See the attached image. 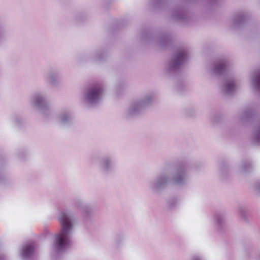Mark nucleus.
Instances as JSON below:
<instances>
[{
	"mask_svg": "<svg viewBox=\"0 0 260 260\" xmlns=\"http://www.w3.org/2000/svg\"><path fill=\"white\" fill-rule=\"evenodd\" d=\"M172 41V37L170 34L162 35L159 37L158 44L161 47H165L170 44Z\"/></svg>",
	"mask_w": 260,
	"mask_h": 260,
	"instance_id": "nucleus-19",
	"label": "nucleus"
},
{
	"mask_svg": "<svg viewBox=\"0 0 260 260\" xmlns=\"http://www.w3.org/2000/svg\"><path fill=\"white\" fill-rule=\"evenodd\" d=\"M252 169V165L249 161H244L242 162L240 167V171L241 173H245L250 172Z\"/></svg>",
	"mask_w": 260,
	"mask_h": 260,
	"instance_id": "nucleus-22",
	"label": "nucleus"
},
{
	"mask_svg": "<svg viewBox=\"0 0 260 260\" xmlns=\"http://www.w3.org/2000/svg\"><path fill=\"white\" fill-rule=\"evenodd\" d=\"M246 254L249 258L260 260V250L256 251L253 250H249L246 251Z\"/></svg>",
	"mask_w": 260,
	"mask_h": 260,
	"instance_id": "nucleus-23",
	"label": "nucleus"
},
{
	"mask_svg": "<svg viewBox=\"0 0 260 260\" xmlns=\"http://www.w3.org/2000/svg\"><path fill=\"white\" fill-rule=\"evenodd\" d=\"M5 256L4 255H0V260H4Z\"/></svg>",
	"mask_w": 260,
	"mask_h": 260,
	"instance_id": "nucleus-37",
	"label": "nucleus"
},
{
	"mask_svg": "<svg viewBox=\"0 0 260 260\" xmlns=\"http://www.w3.org/2000/svg\"><path fill=\"white\" fill-rule=\"evenodd\" d=\"M44 78L47 83L51 86H56L58 84V72L53 68H50L48 70Z\"/></svg>",
	"mask_w": 260,
	"mask_h": 260,
	"instance_id": "nucleus-15",
	"label": "nucleus"
},
{
	"mask_svg": "<svg viewBox=\"0 0 260 260\" xmlns=\"http://www.w3.org/2000/svg\"><path fill=\"white\" fill-rule=\"evenodd\" d=\"M52 259H53V260H56V259H55V258L54 256H52Z\"/></svg>",
	"mask_w": 260,
	"mask_h": 260,
	"instance_id": "nucleus-38",
	"label": "nucleus"
},
{
	"mask_svg": "<svg viewBox=\"0 0 260 260\" xmlns=\"http://www.w3.org/2000/svg\"><path fill=\"white\" fill-rule=\"evenodd\" d=\"M5 179V175L3 172L0 171V183H3Z\"/></svg>",
	"mask_w": 260,
	"mask_h": 260,
	"instance_id": "nucleus-35",
	"label": "nucleus"
},
{
	"mask_svg": "<svg viewBox=\"0 0 260 260\" xmlns=\"http://www.w3.org/2000/svg\"><path fill=\"white\" fill-rule=\"evenodd\" d=\"M104 88L101 84H96L88 87L84 93V100L88 104L94 105L102 98Z\"/></svg>",
	"mask_w": 260,
	"mask_h": 260,
	"instance_id": "nucleus-7",
	"label": "nucleus"
},
{
	"mask_svg": "<svg viewBox=\"0 0 260 260\" xmlns=\"http://www.w3.org/2000/svg\"><path fill=\"white\" fill-rule=\"evenodd\" d=\"M30 103L33 108L39 110L45 116H47L51 113L50 104L45 95L41 92H38L33 94Z\"/></svg>",
	"mask_w": 260,
	"mask_h": 260,
	"instance_id": "nucleus-6",
	"label": "nucleus"
},
{
	"mask_svg": "<svg viewBox=\"0 0 260 260\" xmlns=\"http://www.w3.org/2000/svg\"><path fill=\"white\" fill-rule=\"evenodd\" d=\"M123 238L121 237H118L114 241V246L116 248H119L122 243Z\"/></svg>",
	"mask_w": 260,
	"mask_h": 260,
	"instance_id": "nucleus-27",
	"label": "nucleus"
},
{
	"mask_svg": "<svg viewBox=\"0 0 260 260\" xmlns=\"http://www.w3.org/2000/svg\"><path fill=\"white\" fill-rule=\"evenodd\" d=\"M190 260H204L203 257L199 255H192Z\"/></svg>",
	"mask_w": 260,
	"mask_h": 260,
	"instance_id": "nucleus-34",
	"label": "nucleus"
},
{
	"mask_svg": "<svg viewBox=\"0 0 260 260\" xmlns=\"http://www.w3.org/2000/svg\"><path fill=\"white\" fill-rule=\"evenodd\" d=\"M59 122L63 126H68L74 122V116L72 112L69 110H63L58 115Z\"/></svg>",
	"mask_w": 260,
	"mask_h": 260,
	"instance_id": "nucleus-13",
	"label": "nucleus"
},
{
	"mask_svg": "<svg viewBox=\"0 0 260 260\" xmlns=\"http://www.w3.org/2000/svg\"><path fill=\"white\" fill-rule=\"evenodd\" d=\"M228 66V62L225 59H219L213 63L210 72L216 76L222 75L226 72Z\"/></svg>",
	"mask_w": 260,
	"mask_h": 260,
	"instance_id": "nucleus-9",
	"label": "nucleus"
},
{
	"mask_svg": "<svg viewBox=\"0 0 260 260\" xmlns=\"http://www.w3.org/2000/svg\"><path fill=\"white\" fill-rule=\"evenodd\" d=\"M218 173L222 179H224L228 175V166L226 163L224 162L220 163L218 169Z\"/></svg>",
	"mask_w": 260,
	"mask_h": 260,
	"instance_id": "nucleus-20",
	"label": "nucleus"
},
{
	"mask_svg": "<svg viewBox=\"0 0 260 260\" xmlns=\"http://www.w3.org/2000/svg\"><path fill=\"white\" fill-rule=\"evenodd\" d=\"M164 3V0H154L152 5L155 7H160Z\"/></svg>",
	"mask_w": 260,
	"mask_h": 260,
	"instance_id": "nucleus-32",
	"label": "nucleus"
},
{
	"mask_svg": "<svg viewBox=\"0 0 260 260\" xmlns=\"http://www.w3.org/2000/svg\"><path fill=\"white\" fill-rule=\"evenodd\" d=\"M226 214L224 212H218L215 214L213 220L217 232L222 233L226 226Z\"/></svg>",
	"mask_w": 260,
	"mask_h": 260,
	"instance_id": "nucleus-10",
	"label": "nucleus"
},
{
	"mask_svg": "<svg viewBox=\"0 0 260 260\" xmlns=\"http://www.w3.org/2000/svg\"><path fill=\"white\" fill-rule=\"evenodd\" d=\"M237 89L236 81L234 77H228L224 81L222 90L227 95L233 94Z\"/></svg>",
	"mask_w": 260,
	"mask_h": 260,
	"instance_id": "nucleus-11",
	"label": "nucleus"
},
{
	"mask_svg": "<svg viewBox=\"0 0 260 260\" xmlns=\"http://www.w3.org/2000/svg\"><path fill=\"white\" fill-rule=\"evenodd\" d=\"M155 93L153 91L146 92L140 98L132 101L126 109L124 115L127 119L135 118L147 108L151 106L154 100Z\"/></svg>",
	"mask_w": 260,
	"mask_h": 260,
	"instance_id": "nucleus-2",
	"label": "nucleus"
},
{
	"mask_svg": "<svg viewBox=\"0 0 260 260\" xmlns=\"http://www.w3.org/2000/svg\"><path fill=\"white\" fill-rule=\"evenodd\" d=\"M35 246L32 244H25L22 245L20 251L21 258L23 260H31L34 256Z\"/></svg>",
	"mask_w": 260,
	"mask_h": 260,
	"instance_id": "nucleus-12",
	"label": "nucleus"
},
{
	"mask_svg": "<svg viewBox=\"0 0 260 260\" xmlns=\"http://www.w3.org/2000/svg\"><path fill=\"white\" fill-rule=\"evenodd\" d=\"M114 166V159L111 155L103 156L99 159V168L104 174H108L112 171Z\"/></svg>",
	"mask_w": 260,
	"mask_h": 260,
	"instance_id": "nucleus-8",
	"label": "nucleus"
},
{
	"mask_svg": "<svg viewBox=\"0 0 260 260\" xmlns=\"http://www.w3.org/2000/svg\"><path fill=\"white\" fill-rule=\"evenodd\" d=\"M246 15L244 13L237 14L232 20V27L234 28H240L245 24Z\"/></svg>",
	"mask_w": 260,
	"mask_h": 260,
	"instance_id": "nucleus-17",
	"label": "nucleus"
},
{
	"mask_svg": "<svg viewBox=\"0 0 260 260\" xmlns=\"http://www.w3.org/2000/svg\"><path fill=\"white\" fill-rule=\"evenodd\" d=\"M239 214L241 218L245 221H248V216L246 209L243 207H239L238 208Z\"/></svg>",
	"mask_w": 260,
	"mask_h": 260,
	"instance_id": "nucleus-24",
	"label": "nucleus"
},
{
	"mask_svg": "<svg viewBox=\"0 0 260 260\" xmlns=\"http://www.w3.org/2000/svg\"><path fill=\"white\" fill-rule=\"evenodd\" d=\"M211 1H212V2H213L214 0H211Z\"/></svg>",
	"mask_w": 260,
	"mask_h": 260,
	"instance_id": "nucleus-39",
	"label": "nucleus"
},
{
	"mask_svg": "<svg viewBox=\"0 0 260 260\" xmlns=\"http://www.w3.org/2000/svg\"><path fill=\"white\" fill-rule=\"evenodd\" d=\"M252 142L260 145V123L256 126L253 132Z\"/></svg>",
	"mask_w": 260,
	"mask_h": 260,
	"instance_id": "nucleus-21",
	"label": "nucleus"
},
{
	"mask_svg": "<svg viewBox=\"0 0 260 260\" xmlns=\"http://www.w3.org/2000/svg\"><path fill=\"white\" fill-rule=\"evenodd\" d=\"M255 191L257 193H260V181H256L254 185Z\"/></svg>",
	"mask_w": 260,
	"mask_h": 260,
	"instance_id": "nucleus-33",
	"label": "nucleus"
},
{
	"mask_svg": "<svg viewBox=\"0 0 260 260\" xmlns=\"http://www.w3.org/2000/svg\"><path fill=\"white\" fill-rule=\"evenodd\" d=\"M26 156V154L25 153L21 152L18 154V156L20 159H23L24 157Z\"/></svg>",
	"mask_w": 260,
	"mask_h": 260,
	"instance_id": "nucleus-36",
	"label": "nucleus"
},
{
	"mask_svg": "<svg viewBox=\"0 0 260 260\" xmlns=\"http://www.w3.org/2000/svg\"><path fill=\"white\" fill-rule=\"evenodd\" d=\"M250 81L252 89L260 93V69L256 70L251 73Z\"/></svg>",
	"mask_w": 260,
	"mask_h": 260,
	"instance_id": "nucleus-16",
	"label": "nucleus"
},
{
	"mask_svg": "<svg viewBox=\"0 0 260 260\" xmlns=\"http://www.w3.org/2000/svg\"><path fill=\"white\" fill-rule=\"evenodd\" d=\"M171 16L174 20L185 22L187 15L182 8H177L174 9L172 13Z\"/></svg>",
	"mask_w": 260,
	"mask_h": 260,
	"instance_id": "nucleus-18",
	"label": "nucleus"
},
{
	"mask_svg": "<svg viewBox=\"0 0 260 260\" xmlns=\"http://www.w3.org/2000/svg\"><path fill=\"white\" fill-rule=\"evenodd\" d=\"M179 202L177 198L174 197L169 199L167 201V205L170 208H174L178 205Z\"/></svg>",
	"mask_w": 260,
	"mask_h": 260,
	"instance_id": "nucleus-25",
	"label": "nucleus"
},
{
	"mask_svg": "<svg viewBox=\"0 0 260 260\" xmlns=\"http://www.w3.org/2000/svg\"><path fill=\"white\" fill-rule=\"evenodd\" d=\"M7 39V35L6 31L4 30H0V44L4 42Z\"/></svg>",
	"mask_w": 260,
	"mask_h": 260,
	"instance_id": "nucleus-28",
	"label": "nucleus"
},
{
	"mask_svg": "<svg viewBox=\"0 0 260 260\" xmlns=\"http://www.w3.org/2000/svg\"><path fill=\"white\" fill-rule=\"evenodd\" d=\"M169 184V174L163 171L157 174L149 182L148 187L153 193L158 194L165 189Z\"/></svg>",
	"mask_w": 260,
	"mask_h": 260,
	"instance_id": "nucleus-4",
	"label": "nucleus"
},
{
	"mask_svg": "<svg viewBox=\"0 0 260 260\" xmlns=\"http://www.w3.org/2000/svg\"><path fill=\"white\" fill-rule=\"evenodd\" d=\"M57 218L59 222V231L54 235L53 249L57 253L65 251L72 243V236L77 219L70 210L59 212Z\"/></svg>",
	"mask_w": 260,
	"mask_h": 260,
	"instance_id": "nucleus-1",
	"label": "nucleus"
},
{
	"mask_svg": "<svg viewBox=\"0 0 260 260\" xmlns=\"http://www.w3.org/2000/svg\"><path fill=\"white\" fill-rule=\"evenodd\" d=\"M13 120L14 122L17 125H20V122L22 121L21 118L17 115H15L13 117Z\"/></svg>",
	"mask_w": 260,
	"mask_h": 260,
	"instance_id": "nucleus-31",
	"label": "nucleus"
},
{
	"mask_svg": "<svg viewBox=\"0 0 260 260\" xmlns=\"http://www.w3.org/2000/svg\"><path fill=\"white\" fill-rule=\"evenodd\" d=\"M188 58L189 54L187 50L184 47L179 48L167 63L166 67V74L168 76H174L177 74Z\"/></svg>",
	"mask_w": 260,
	"mask_h": 260,
	"instance_id": "nucleus-3",
	"label": "nucleus"
},
{
	"mask_svg": "<svg viewBox=\"0 0 260 260\" xmlns=\"http://www.w3.org/2000/svg\"><path fill=\"white\" fill-rule=\"evenodd\" d=\"M106 56L105 53L99 54V53L94 57V59L96 61H102L104 60V57Z\"/></svg>",
	"mask_w": 260,
	"mask_h": 260,
	"instance_id": "nucleus-29",
	"label": "nucleus"
},
{
	"mask_svg": "<svg viewBox=\"0 0 260 260\" xmlns=\"http://www.w3.org/2000/svg\"><path fill=\"white\" fill-rule=\"evenodd\" d=\"M169 174L170 184L183 186L187 182L188 176L185 164L179 165Z\"/></svg>",
	"mask_w": 260,
	"mask_h": 260,
	"instance_id": "nucleus-5",
	"label": "nucleus"
},
{
	"mask_svg": "<svg viewBox=\"0 0 260 260\" xmlns=\"http://www.w3.org/2000/svg\"><path fill=\"white\" fill-rule=\"evenodd\" d=\"M253 114L252 110L248 109L243 112L241 116V120H245L251 117Z\"/></svg>",
	"mask_w": 260,
	"mask_h": 260,
	"instance_id": "nucleus-26",
	"label": "nucleus"
},
{
	"mask_svg": "<svg viewBox=\"0 0 260 260\" xmlns=\"http://www.w3.org/2000/svg\"><path fill=\"white\" fill-rule=\"evenodd\" d=\"M74 205L83 211L85 220L91 219L92 210L89 205L85 203L82 200L79 199L75 200Z\"/></svg>",
	"mask_w": 260,
	"mask_h": 260,
	"instance_id": "nucleus-14",
	"label": "nucleus"
},
{
	"mask_svg": "<svg viewBox=\"0 0 260 260\" xmlns=\"http://www.w3.org/2000/svg\"><path fill=\"white\" fill-rule=\"evenodd\" d=\"M141 39L142 40H146L148 41H152L153 38L149 34H144L141 36Z\"/></svg>",
	"mask_w": 260,
	"mask_h": 260,
	"instance_id": "nucleus-30",
	"label": "nucleus"
}]
</instances>
